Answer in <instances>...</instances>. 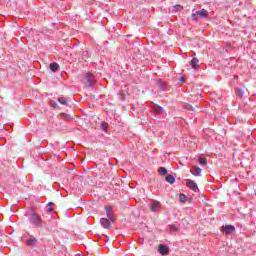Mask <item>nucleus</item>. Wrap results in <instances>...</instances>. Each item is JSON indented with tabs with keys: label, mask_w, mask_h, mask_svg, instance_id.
Returning a JSON list of instances; mask_svg holds the SVG:
<instances>
[{
	"label": "nucleus",
	"mask_w": 256,
	"mask_h": 256,
	"mask_svg": "<svg viewBox=\"0 0 256 256\" xmlns=\"http://www.w3.org/2000/svg\"><path fill=\"white\" fill-rule=\"evenodd\" d=\"M35 243H37L36 238H30L27 240V245H30V247H33L35 245Z\"/></svg>",
	"instance_id": "nucleus-14"
},
{
	"label": "nucleus",
	"mask_w": 256,
	"mask_h": 256,
	"mask_svg": "<svg viewBox=\"0 0 256 256\" xmlns=\"http://www.w3.org/2000/svg\"><path fill=\"white\" fill-rule=\"evenodd\" d=\"M190 19L192 21H197L199 19V16L197 15V12H195L194 14H191Z\"/></svg>",
	"instance_id": "nucleus-21"
},
{
	"label": "nucleus",
	"mask_w": 256,
	"mask_h": 256,
	"mask_svg": "<svg viewBox=\"0 0 256 256\" xmlns=\"http://www.w3.org/2000/svg\"><path fill=\"white\" fill-rule=\"evenodd\" d=\"M84 79H86L85 86L91 91L95 87V76L91 73H86Z\"/></svg>",
	"instance_id": "nucleus-2"
},
{
	"label": "nucleus",
	"mask_w": 256,
	"mask_h": 256,
	"mask_svg": "<svg viewBox=\"0 0 256 256\" xmlns=\"http://www.w3.org/2000/svg\"><path fill=\"white\" fill-rule=\"evenodd\" d=\"M59 103H61V105H67L68 101L67 98L65 97H60L58 98Z\"/></svg>",
	"instance_id": "nucleus-17"
},
{
	"label": "nucleus",
	"mask_w": 256,
	"mask_h": 256,
	"mask_svg": "<svg viewBox=\"0 0 256 256\" xmlns=\"http://www.w3.org/2000/svg\"><path fill=\"white\" fill-rule=\"evenodd\" d=\"M179 201H181V203H185V201H187V196H185V194H180Z\"/></svg>",
	"instance_id": "nucleus-20"
},
{
	"label": "nucleus",
	"mask_w": 256,
	"mask_h": 256,
	"mask_svg": "<svg viewBox=\"0 0 256 256\" xmlns=\"http://www.w3.org/2000/svg\"><path fill=\"white\" fill-rule=\"evenodd\" d=\"M239 95H240V97H243V92H240V94H239Z\"/></svg>",
	"instance_id": "nucleus-27"
},
{
	"label": "nucleus",
	"mask_w": 256,
	"mask_h": 256,
	"mask_svg": "<svg viewBox=\"0 0 256 256\" xmlns=\"http://www.w3.org/2000/svg\"><path fill=\"white\" fill-rule=\"evenodd\" d=\"M158 253H160V255H163V256L169 255V247L164 244H159Z\"/></svg>",
	"instance_id": "nucleus-6"
},
{
	"label": "nucleus",
	"mask_w": 256,
	"mask_h": 256,
	"mask_svg": "<svg viewBox=\"0 0 256 256\" xmlns=\"http://www.w3.org/2000/svg\"><path fill=\"white\" fill-rule=\"evenodd\" d=\"M166 181H167V183H170L171 185H173V183H175V176H173V175H168V176L166 177Z\"/></svg>",
	"instance_id": "nucleus-13"
},
{
	"label": "nucleus",
	"mask_w": 256,
	"mask_h": 256,
	"mask_svg": "<svg viewBox=\"0 0 256 256\" xmlns=\"http://www.w3.org/2000/svg\"><path fill=\"white\" fill-rule=\"evenodd\" d=\"M50 69L55 73V71L59 70V64L57 62L51 63L49 65Z\"/></svg>",
	"instance_id": "nucleus-12"
},
{
	"label": "nucleus",
	"mask_w": 256,
	"mask_h": 256,
	"mask_svg": "<svg viewBox=\"0 0 256 256\" xmlns=\"http://www.w3.org/2000/svg\"><path fill=\"white\" fill-rule=\"evenodd\" d=\"M180 81H181L182 83H185V77H181V78H180Z\"/></svg>",
	"instance_id": "nucleus-25"
},
{
	"label": "nucleus",
	"mask_w": 256,
	"mask_h": 256,
	"mask_svg": "<svg viewBox=\"0 0 256 256\" xmlns=\"http://www.w3.org/2000/svg\"><path fill=\"white\" fill-rule=\"evenodd\" d=\"M100 135H105V133H107L108 129H109V124L107 122H101L100 123Z\"/></svg>",
	"instance_id": "nucleus-9"
},
{
	"label": "nucleus",
	"mask_w": 256,
	"mask_h": 256,
	"mask_svg": "<svg viewBox=\"0 0 256 256\" xmlns=\"http://www.w3.org/2000/svg\"><path fill=\"white\" fill-rule=\"evenodd\" d=\"M150 211L152 213H157V211H161V202L154 200L151 204H150Z\"/></svg>",
	"instance_id": "nucleus-4"
},
{
	"label": "nucleus",
	"mask_w": 256,
	"mask_h": 256,
	"mask_svg": "<svg viewBox=\"0 0 256 256\" xmlns=\"http://www.w3.org/2000/svg\"><path fill=\"white\" fill-rule=\"evenodd\" d=\"M200 165H203L204 167H207V158H199Z\"/></svg>",
	"instance_id": "nucleus-18"
},
{
	"label": "nucleus",
	"mask_w": 256,
	"mask_h": 256,
	"mask_svg": "<svg viewBox=\"0 0 256 256\" xmlns=\"http://www.w3.org/2000/svg\"><path fill=\"white\" fill-rule=\"evenodd\" d=\"M158 171H159L160 175H163V176H165V175H167V173H169V171L165 167H161Z\"/></svg>",
	"instance_id": "nucleus-16"
},
{
	"label": "nucleus",
	"mask_w": 256,
	"mask_h": 256,
	"mask_svg": "<svg viewBox=\"0 0 256 256\" xmlns=\"http://www.w3.org/2000/svg\"><path fill=\"white\" fill-rule=\"evenodd\" d=\"M29 221L31 225H35V227H45L46 223L41 220V216L35 213H31L29 217Z\"/></svg>",
	"instance_id": "nucleus-1"
},
{
	"label": "nucleus",
	"mask_w": 256,
	"mask_h": 256,
	"mask_svg": "<svg viewBox=\"0 0 256 256\" xmlns=\"http://www.w3.org/2000/svg\"><path fill=\"white\" fill-rule=\"evenodd\" d=\"M104 211L110 221H115V218L113 217V208H111V206H105Z\"/></svg>",
	"instance_id": "nucleus-7"
},
{
	"label": "nucleus",
	"mask_w": 256,
	"mask_h": 256,
	"mask_svg": "<svg viewBox=\"0 0 256 256\" xmlns=\"http://www.w3.org/2000/svg\"><path fill=\"white\" fill-rule=\"evenodd\" d=\"M47 211L48 213H51L53 211V207L50 206Z\"/></svg>",
	"instance_id": "nucleus-24"
},
{
	"label": "nucleus",
	"mask_w": 256,
	"mask_h": 256,
	"mask_svg": "<svg viewBox=\"0 0 256 256\" xmlns=\"http://www.w3.org/2000/svg\"><path fill=\"white\" fill-rule=\"evenodd\" d=\"M194 169H195V172H192V175H194V176H197V175H201V168H199V167H194Z\"/></svg>",
	"instance_id": "nucleus-19"
},
{
	"label": "nucleus",
	"mask_w": 256,
	"mask_h": 256,
	"mask_svg": "<svg viewBox=\"0 0 256 256\" xmlns=\"http://www.w3.org/2000/svg\"><path fill=\"white\" fill-rule=\"evenodd\" d=\"M186 186L194 193H197V191H199V186H197V183H195V181L191 179L186 180Z\"/></svg>",
	"instance_id": "nucleus-3"
},
{
	"label": "nucleus",
	"mask_w": 256,
	"mask_h": 256,
	"mask_svg": "<svg viewBox=\"0 0 256 256\" xmlns=\"http://www.w3.org/2000/svg\"><path fill=\"white\" fill-rule=\"evenodd\" d=\"M192 69H199V59L193 58L190 62Z\"/></svg>",
	"instance_id": "nucleus-11"
},
{
	"label": "nucleus",
	"mask_w": 256,
	"mask_h": 256,
	"mask_svg": "<svg viewBox=\"0 0 256 256\" xmlns=\"http://www.w3.org/2000/svg\"><path fill=\"white\" fill-rule=\"evenodd\" d=\"M100 224L102 227H104V229H111V222H109V219L107 218H102L100 220Z\"/></svg>",
	"instance_id": "nucleus-10"
},
{
	"label": "nucleus",
	"mask_w": 256,
	"mask_h": 256,
	"mask_svg": "<svg viewBox=\"0 0 256 256\" xmlns=\"http://www.w3.org/2000/svg\"><path fill=\"white\" fill-rule=\"evenodd\" d=\"M196 15H198V19H207L209 17V12L205 9L196 11Z\"/></svg>",
	"instance_id": "nucleus-8"
},
{
	"label": "nucleus",
	"mask_w": 256,
	"mask_h": 256,
	"mask_svg": "<svg viewBox=\"0 0 256 256\" xmlns=\"http://www.w3.org/2000/svg\"><path fill=\"white\" fill-rule=\"evenodd\" d=\"M47 205L48 207H51L53 205V202H49Z\"/></svg>",
	"instance_id": "nucleus-26"
},
{
	"label": "nucleus",
	"mask_w": 256,
	"mask_h": 256,
	"mask_svg": "<svg viewBox=\"0 0 256 256\" xmlns=\"http://www.w3.org/2000/svg\"><path fill=\"white\" fill-rule=\"evenodd\" d=\"M222 231L225 235H233V232L235 231V226L233 225L222 226Z\"/></svg>",
	"instance_id": "nucleus-5"
},
{
	"label": "nucleus",
	"mask_w": 256,
	"mask_h": 256,
	"mask_svg": "<svg viewBox=\"0 0 256 256\" xmlns=\"http://www.w3.org/2000/svg\"><path fill=\"white\" fill-rule=\"evenodd\" d=\"M175 7V9H178V11H181V9H183V6L182 5H176V6H174Z\"/></svg>",
	"instance_id": "nucleus-23"
},
{
	"label": "nucleus",
	"mask_w": 256,
	"mask_h": 256,
	"mask_svg": "<svg viewBox=\"0 0 256 256\" xmlns=\"http://www.w3.org/2000/svg\"><path fill=\"white\" fill-rule=\"evenodd\" d=\"M167 231H170V232L179 231V227H177V225H169L167 227Z\"/></svg>",
	"instance_id": "nucleus-15"
},
{
	"label": "nucleus",
	"mask_w": 256,
	"mask_h": 256,
	"mask_svg": "<svg viewBox=\"0 0 256 256\" xmlns=\"http://www.w3.org/2000/svg\"><path fill=\"white\" fill-rule=\"evenodd\" d=\"M50 105H51V107H53L54 109H57V107H59V104H57V102H55V101H53V100L50 101Z\"/></svg>",
	"instance_id": "nucleus-22"
}]
</instances>
